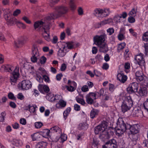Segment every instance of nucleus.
Instances as JSON below:
<instances>
[{"mask_svg":"<svg viewBox=\"0 0 148 148\" xmlns=\"http://www.w3.org/2000/svg\"><path fill=\"white\" fill-rule=\"evenodd\" d=\"M66 104V102L62 99L58 101V102L56 104V107L58 108H61L65 107Z\"/></svg>","mask_w":148,"mask_h":148,"instance_id":"21","label":"nucleus"},{"mask_svg":"<svg viewBox=\"0 0 148 148\" xmlns=\"http://www.w3.org/2000/svg\"><path fill=\"white\" fill-rule=\"evenodd\" d=\"M1 70H4L5 72H10L14 70V71L11 73L10 77V82L12 85H14L17 82V80L19 77V68L16 66L15 69L12 66L7 65L5 66H3L1 67Z\"/></svg>","mask_w":148,"mask_h":148,"instance_id":"1","label":"nucleus"},{"mask_svg":"<svg viewBox=\"0 0 148 148\" xmlns=\"http://www.w3.org/2000/svg\"><path fill=\"white\" fill-rule=\"evenodd\" d=\"M32 51V56L31 58V60L32 62H36L39 56L37 48L35 46H33Z\"/></svg>","mask_w":148,"mask_h":148,"instance_id":"9","label":"nucleus"},{"mask_svg":"<svg viewBox=\"0 0 148 148\" xmlns=\"http://www.w3.org/2000/svg\"><path fill=\"white\" fill-rule=\"evenodd\" d=\"M143 106L144 109L148 112V101L146 100L143 103Z\"/></svg>","mask_w":148,"mask_h":148,"instance_id":"58","label":"nucleus"},{"mask_svg":"<svg viewBox=\"0 0 148 148\" xmlns=\"http://www.w3.org/2000/svg\"><path fill=\"white\" fill-rule=\"evenodd\" d=\"M46 99L49 101L53 102L54 96L53 94L51 93H49L46 96Z\"/></svg>","mask_w":148,"mask_h":148,"instance_id":"35","label":"nucleus"},{"mask_svg":"<svg viewBox=\"0 0 148 148\" xmlns=\"http://www.w3.org/2000/svg\"><path fill=\"white\" fill-rule=\"evenodd\" d=\"M62 44L63 47V49H73L74 45V42L72 41L63 42Z\"/></svg>","mask_w":148,"mask_h":148,"instance_id":"14","label":"nucleus"},{"mask_svg":"<svg viewBox=\"0 0 148 148\" xmlns=\"http://www.w3.org/2000/svg\"><path fill=\"white\" fill-rule=\"evenodd\" d=\"M88 127L87 124L85 123H81L79 125L78 128L80 130H86Z\"/></svg>","mask_w":148,"mask_h":148,"instance_id":"34","label":"nucleus"},{"mask_svg":"<svg viewBox=\"0 0 148 148\" xmlns=\"http://www.w3.org/2000/svg\"><path fill=\"white\" fill-rule=\"evenodd\" d=\"M101 128L104 131H106V129L107 128L108 125L107 123L105 121L102 122V123L99 125Z\"/></svg>","mask_w":148,"mask_h":148,"instance_id":"39","label":"nucleus"},{"mask_svg":"<svg viewBox=\"0 0 148 148\" xmlns=\"http://www.w3.org/2000/svg\"><path fill=\"white\" fill-rule=\"evenodd\" d=\"M60 134V138L62 142H64L67 139V137L65 134Z\"/></svg>","mask_w":148,"mask_h":148,"instance_id":"60","label":"nucleus"},{"mask_svg":"<svg viewBox=\"0 0 148 148\" xmlns=\"http://www.w3.org/2000/svg\"><path fill=\"white\" fill-rule=\"evenodd\" d=\"M4 17L5 19L8 21L13 16L11 14L10 10L7 9L4 11Z\"/></svg>","mask_w":148,"mask_h":148,"instance_id":"20","label":"nucleus"},{"mask_svg":"<svg viewBox=\"0 0 148 148\" xmlns=\"http://www.w3.org/2000/svg\"><path fill=\"white\" fill-rule=\"evenodd\" d=\"M1 116H0V122H2L4 119V117L6 114L5 112H2L1 114Z\"/></svg>","mask_w":148,"mask_h":148,"instance_id":"57","label":"nucleus"},{"mask_svg":"<svg viewBox=\"0 0 148 148\" xmlns=\"http://www.w3.org/2000/svg\"><path fill=\"white\" fill-rule=\"evenodd\" d=\"M55 9L58 13L56 14L58 17L66 14L68 10V8L63 5L57 6Z\"/></svg>","mask_w":148,"mask_h":148,"instance_id":"5","label":"nucleus"},{"mask_svg":"<svg viewBox=\"0 0 148 148\" xmlns=\"http://www.w3.org/2000/svg\"><path fill=\"white\" fill-rule=\"evenodd\" d=\"M40 87H41V88L43 87L44 91L46 92L47 93L49 91V88L47 86L45 85L43 86V85H39V86H38V88H39V90H40Z\"/></svg>","mask_w":148,"mask_h":148,"instance_id":"43","label":"nucleus"},{"mask_svg":"<svg viewBox=\"0 0 148 148\" xmlns=\"http://www.w3.org/2000/svg\"><path fill=\"white\" fill-rule=\"evenodd\" d=\"M37 108V107L36 106H30V105H28L27 107V108L25 109L26 110H29L31 113H34L35 112L36 108Z\"/></svg>","mask_w":148,"mask_h":148,"instance_id":"29","label":"nucleus"},{"mask_svg":"<svg viewBox=\"0 0 148 148\" xmlns=\"http://www.w3.org/2000/svg\"><path fill=\"white\" fill-rule=\"evenodd\" d=\"M99 47V51L100 52L105 53L108 51V48L105 42L98 46Z\"/></svg>","mask_w":148,"mask_h":148,"instance_id":"17","label":"nucleus"},{"mask_svg":"<svg viewBox=\"0 0 148 148\" xmlns=\"http://www.w3.org/2000/svg\"><path fill=\"white\" fill-rule=\"evenodd\" d=\"M126 130L121 129L118 127V128L116 129V135L119 136L123 134Z\"/></svg>","mask_w":148,"mask_h":148,"instance_id":"27","label":"nucleus"},{"mask_svg":"<svg viewBox=\"0 0 148 148\" xmlns=\"http://www.w3.org/2000/svg\"><path fill=\"white\" fill-rule=\"evenodd\" d=\"M7 22L9 25H12L16 23V19L12 17L7 21Z\"/></svg>","mask_w":148,"mask_h":148,"instance_id":"41","label":"nucleus"},{"mask_svg":"<svg viewBox=\"0 0 148 148\" xmlns=\"http://www.w3.org/2000/svg\"><path fill=\"white\" fill-rule=\"evenodd\" d=\"M133 17V16H130V17L128 18V21L130 23H132L135 22V19Z\"/></svg>","mask_w":148,"mask_h":148,"instance_id":"59","label":"nucleus"},{"mask_svg":"<svg viewBox=\"0 0 148 148\" xmlns=\"http://www.w3.org/2000/svg\"><path fill=\"white\" fill-rule=\"evenodd\" d=\"M8 97L9 99L12 100H16V98L14 96V94L12 92H10L8 95Z\"/></svg>","mask_w":148,"mask_h":148,"instance_id":"55","label":"nucleus"},{"mask_svg":"<svg viewBox=\"0 0 148 148\" xmlns=\"http://www.w3.org/2000/svg\"><path fill=\"white\" fill-rule=\"evenodd\" d=\"M26 40L23 37H21L18 39L17 42H14L15 46L16 47H19L24 44Z\"/></svg>","mask_w":148,"mask_h":148,"instance_id":"16","label":"nucleus"},{"mask_svg":"<svg viewBox=\"0 0 148 148\" xmlns=\"http://www.w3.org/2000/svg\"><path fill=\"white\" fill-rule=\"evenodd\" d=\"M117 78L121 83H124L127 80V77L123 73H119L117 75Z\"/></svg>","mask_w":148,"mask_h":148,"instance_id":"15","label":"nucleus"},{"mask_svg":"<svg viewBox=\"0 0 148 148\" xmlns=\"http://www.w3.org/2000/svg\"><path fill=\"white\" fill-rule=\"evenodd\" d=\"M133 114L134 116L140 117L144 116L143 112L140 108L134 110L133 112Z\"/></svg>","mask_w":148,"mask_h":148,"instance_id":"18","label":"nucleus"},{"mask_svg":"<svg viewBox=\"0 0 148 148\" xmlns=\"http://www.w3.org/2000/svg\"><path fill=\"white\" fill-rule=\"evenodd\" d=\"M98 114L97 110H92L91 111L90 114V117L92 119L95 118Z\"/></svg>","mask_w":148,"mask_h":148,"instance_id":"37","label":"nucleus"},{"mask_svg":"<svg viewBox=\"0 0 148 148\" xmlns=\"http://www.w3.org/2000/svg\"><path fill=\"white\" fill-rule=\"evenodd\" d=\"M106 35L105 34H103L100 36L96 35L94 37L93 40L95 44L98 46L105 43Z\"/></svg>","mask_w":148,"mask_h":148,"instance_id":"4","label":"nucleus"},{"mask_svg":"<svg viewBox=\"0 0 148 148\" xmlns=\"http://www.w3.org/2000/svg\"><path fill=\"white\" fill-rule=\"evenodd\" d=\"M87 95L93 99H96L95 92H90Z\"/></svg>","mask_w":148,"mask_h":148,"instance_id":"54","label":"nucleus"},{"mask_svg":"<svg viewBox=\"0 0 148 148\" xmlns=\"http://www.w3.org/2000/svg\"><path fill=\"white\" fill-rule=\"evenodd\" d=\"M117 124L118 127L121 129L126 130L127 129V125H129L125 123L124 121L123 118H119L117 121Z\"/></svg>","mask_w":148,"mask_h":148,"instance_id":"12","label":"nucleus"},{"mask_svg":"<svg viewBox=\"0 0 148 148\" xmlns=\"http://www.w3.org/2000/svg\"><path fill=\"white\" fill-rule=\"evenodd\" d=\"M113 22V20L112 18H109L102 21L103 25H105L107 23H110Z\"/></svg>","mask_w":148,"mask_h":148,"instance_id":"51","label":"nucleus"},{"mask_svg":"<svg viewBox=\"0 0 148 148\" xmlns=\"http://www.w3.org/2000/svg\"><path fill=\"white\" fill-rule=\"evenodd\" d=\"M41 135L38 133H36L31 135L33 141L38 140L40 139Z\"/></svg>","mask_w":148,"mask_h":148,"instance_id":"30","label":"nucleus"},{"mask_svg":"<svg viewBox=\"0 0 148 148\" xmlns=\"http://www.w3.org/2000/svg\"><path fill=\"white\" fill-rule=\"evenodd\" d=\"M77 101L81 104L82 105H84L85 104V102L84 100L81 98L79 97H76L75 98Z\"/></svg>","mask_w":148,"mask_h":148,"instance_id":"46","label":"nucleus"},{"mask_svg":"<svg viewBox=\"0 0 148 148\" xmlns=\"http://www.w3.org/2000/svg\"><path fill=\"white\" fill-rule=\"evenodd\" d=\"M121 18L120 15L119 14L116 15L114 17V21H115L116 23L120 22V19Z\"/></svg>","mask_w":148,"mask_h":148,"instance_id":"50","label":"nucleus"},{"mask_svg":"<svg viewBox=\"0 0 148 148\" xmlns=\"http://www.w3.org/2000/svg\"><path fill=\"white\" fill-rule=\"evenodd\" d=\"M125 45L126 44L125 42L119 44L117 48V51L119 52L121 51L124 48Z\"/></svg>","mask_w":148,"mask_h":148,"instance_id":"40","label":"nucleus"},{"mask_svg":"<svg viewBox=\"0 0 148 148\" xmlns=\"http://www.w3.org/2000/svg\"><path fill=\"white\" fill-rule=\"evenodd\" d=\"M44 23L41 21H39L35 22L34 24V27L35 29L39 27L41 28L43 26Z\"/></svg>","mask_w":148,"mask_h":148,"instance_id":"28","label":"nucleus"},{"mask_svg":"<svg viewBox=\"0 0 148 148\" xmlns=\"http://www.w3.org/2000/svg\"><path fill=\"white\" fill-rule=\"evenodd\" d=\"M32 86V82L29 80H25L19 83L17 87L20 90H27L31 88Z\"/></svg>","mask_w":148,"mask_h":148,"instance_id":"3","label":"nucleus"},{"mask_svg":"<svg viewBox=\"0 0 148 148\" xmlns=\"http://www.w3.org/2000/svg\"><path fill=\"white\" fill-rule=\"evenodd\" d=\"M46 58L44 56H42L40 60V63L41 64H44L46 62Z\"/></svg>","mask_w":148,"mask_h":148,"instance_id":"53","label":"nucleus"},{"mask_svg":"<svg viewBox=\"0 0 148 148\" xmlns=\"http://www.w3.org/2000/svg\"><path fill=\"white\" fill-rule=\"evenodd\" d=\"M125 29L123 28L120 29L119 33L118 36V39L119 40H121L124 39L123 34L125 33Z\"/></svg>","mask_w":148,"mask_h":148,"instance_id":"26","label":"nucleus"},{"mask_svg":"<svg viewBox=\"0 0 148 148\" xmlns=\"http://www.w3.org/2000/svg\"><path fill=\"white\" fill-rule=\"evenodd\" d=\"M103 130L101 128V127L99 125H98L95 127V132L96 134H98L99 133L101 134Z\"/></svg>","mask_w":148,"mask_h":148,"instance_id":"33","label":"nucleus"},{"mask_svg":"<svg viewBox=\"0 0 148 148\" xmlns=\"http://www.w3.org/2000/svg\"><path fill=\"white\" fill-rule=\"evenodd\" d=\"M105 147L108 148H117V142L114 139H112L111 140H109L106 143Z\"/></svg>","mask_w":148,"mask_h":148,"instance_id":"13","label":"nucleus"},{"mask_svg":"<svg viewBox=\"0 0 148 148\" xmlns=\"http://www.w3.org/2000/svg\"><path fill=\"white\" fill-rule=\"evenodd\" d=\"M47 145V143L44 142H40L38 143L35 145V148H45Z\"/></svg>","mask_w":148,"mask_h":148,"instance_id":"23","label":"nucleus"},{"mask_svg":"<svg viewBox=\"0 0 148 148\" xmlns=\"http://www.w3.org/2000/svg\"><path fill=\"white\" fill-rule=\"evenodd\" d=\"M146 77L141 70L138 71L135 73V78L138 82L144 81Z\"/></svg>","mask_w":148,"mask_h":148,"instance_id":"11","label":"nucleus"},{"mask_svg":"<svg viewBox=\"0 0 148 148\" xmlns=\"http://www.w3.org/2000/svg\"><path fill=\"white\" fill-rule=\"evenodd\" d=\"M103 23H102V21L100 23H97L95 24L94 26L95 28H99L102 25H103Z\"/></svg>","mask_w":148,"mask_h":148,"instance_id":"63","label":"nucleus"},{"mask_svg":"<svg viewBox=\"0 0 148 148\" xmlns=\"http://www.w3.org/2000/svg\"><path fill=\"white\" fill-rule=\"evenodd\" d=\"M138 87V84L136 82H133L130 84L127 88L128 93L132 94L136 92Z\"/></svg>","mask_w":148,"mask_h":148,"instance_id":"7","label":"nucleus"},{"mask_svg":"<svg viewBox=\"0 0 148 148\" xmlns=\"http://www.w3.org/2000/svg\"><path fill=\"white\" fill-rule=\"evenodd\" d=\"M127 129L130 130V132L132 134L134 135L139 132L140 126L138 124H134L132 125H127Z\"/></svg>","mask_w":148,"mask_h":148,"instance_id":"8","label":"nucleus"},{"mask_svg":"<svg viewBox=\"0 0 148 148\" xmlns=\"http://www.w3.org/2000/svg\"><path fill=\"white\" fill-rule=\"evenodd\" d=\"M114 29L113 28H110L107 30V32L110 35L114 32Z\"/></svg>","mask_w":148,"mask_h":148,"instance_id":"56","label":"nucleus"},{"mask_svg":"<svg viewBox=\"0 0 148 148\" xmlns=\"http://www.w3.org/2000/svg\"><path fill=\"white\" fill-rule=\"evenodd\" d=\"M62 47V49L61 48H60L58 53V56L60 57L64 56L67 51V49H63V47Z\"/></svg>","mask_w":148,"mask_h":148,"instance_id":"24","label":"nucleus"},{"mask_svg":"<svg viewBox=\"0 0 148 148\" xmlns=\"http://www.w3.org/2000/svg\"><path fill=\"white\" fill-rule=\"evenodd\" d=\"M67 84L68 86H66L65 87L68 91L72 92L75 90L77 88V84L75 82L69 80L68 81Z\"/></svg>","mask_w":148,"mask_h":148,"instance_id":"10","label":"nucleus"},{"mask_svg":"<svg viewBox=\"0 0 148 148\" xmlns=\"http://www.w3.org/2000/svg\"><path fill=\"white\" fill-rule=\"evenodd\" d=\"M17 98L20 100H22L24 99V97L22 93H19L17 95Z\"/></svg>","mask_w":148,"mask_h":148,"instance_id":"61","label":"nucleus"},{"mask_svg":"<svg viewBox=\"0 0 148 148\" xmlns=\"http://www.w3.org/2000/svg\"><path fill=\"white\" fill-rule=\"evenodd\" d=\"M143 56L144 54L140 53L136 56L134 58L136 63L140 66L145 65V61Z\"/></svg>","mask_w":148,"mask_h":148,"instance_id":"6","label":"nucleus"},{"mask_svg":"<svg viewBox=\"0 0 148 148\" xmlns=\"http://www.w3.org/2000/svg\"><path fill=\"white\" fill-rule=\"evenodd\" d=\"M71 110V108L69 107L66 108V110L63 113V115L64 118L65 119L66 118V117L69 114Z\"/></svg>","mask_w":148,"mask_h":148,"instance_id":"42","label":"nucleus"},{"mask_svg":"<svg viewBox=\"0 0 148 148\" xmlns=\"http://www.w3.org/2000/svg\"><path fill=\"white\" fill-rule=\"evenodd\" d=\"M121 105V110L123 113L129 110L133 105V102L130 96L124 97Z\"/></svg>","mask_w":148,"mask_h":148,"instance_id":"2","label":"nucleus"},{"mask_svg":"<svg viewBox=\"0 0 148 148\" xmlns=\"http://www.w3.org/2000/svg\"><path fill=\"white\" fill-rule=\"evenodd\" d=\"M102 16H101L102 17H105L108 16L110 13L109 9H106L103 10H102Z\"/></svg>","mask_w":148,"mask_h":148,"instance_id":"44","label":"nucleus"},{"mask_svg":"<svg viewBox=\"0 0 148 148\" xmlns=\"http://www.w3.org/2000/svg\"><path fill=\"white\" fill-rule=\"evenodd\" d=\"M50 131L51 132H58L60 134L62 133L61 130L58 126H56L51 128L50 129Z\"/></svg>","mask_w":148,"mask_h":148,"instance_id":"25","label":"nucleus"},{"mask_svg":"<svg viewBox=\"0 0 148 148\" xmlns=\"http://www.w3.org/2000/svg\"><path fill=\"white\" fill-rule=\"evenodd\" d=\"M86 102L88 104L91 105L94 103V99L87 95L86 96Z\"/></svg>","mask_w":148,"mask_h":148,"instance_id":"38","label":"nucleus"},{"mask_svg":"<svg viewBox=\"0 0 148 148\" xmlns=\"http://www.w3.org/2000/svg\"><path fill=\"white\" fill-rule=\"evenodd\" d=\"M57 18H58V17L56 15V14L52 13L50 15L47 16L46 17V19L48 21H50Z\"/></svg>","mask_w":148,"mask_h":148,"instance_id":"31","label":"nucleus"},{"mask_svg":"<svg viewBox=\"0 0 148 148\" xmlns=\"http://www.w3.org/2000/svg\"><path fill=\"white\" fill-rule=\"evenodd\" d=\"M144 48H145V55H148V44L147 43L145 44Z\"/></svg>","mask_w":148,"mask_h":148,"instance_id":"62","label":"nucleus"},{"mask_svg":"<svg viewBox=\"0 0 148 148\" xmlns=\"http://www.w3.org/2000/svg\"><path fill=\"white\" fill-rule=\"evenodd\" d=\"M62 98V97L61 95H56L55 97L54 96L53 102H58V101H59V100H61Z\"/></svg>","mask_w":148,"mask_h":148,"instance_id":"47","label":"nucleus"},{"mask_svg":"<svg viewBox=\"0 0 148 148\" xmlns=\"http://www.w3.org/2000/svg\"><path fill=\"white\" fill-rule=\"evenodd\" d=\"M142 40L146 42L148 41V31L145 33L143 34Z\"/></svg>","mask_w":148,"mask_h":148,"instance_id":"49","label":"nucleus"},{"mask_svg":"<svg viewBox=\"0 0 148 148\" xmlns=\"http://www.w3.org/2000/svg\"><path fill=\"white\" fill-rule=\"evenodd\" d=\"M137 10L135 8H133L132 10L129 12V15L130 16H135L136 15Z\"/></svg>","mask_w":148,"mask_h":148,"instance_id":"48","label":"nucleus"},{"mask_svg":"<svg viewBox=\"0 0 148 148\" xmlns=\"http://www.w3.org/2000/svg\"><path fill=\"white\" fill-rule=\"evenodd\" d=\"M147 93V90L145 87H140L138 92V93L141 96H146Z\"/></svg>","mask_w":148,"mask_h":148,"instance_id":"19","label":"nucleus"},{"mask_svg":"<svg viewBox=\"0 0 148 148\" xmlns=\"http://www.w3.org/2000/svg\"><path fill=\"white\" fill-rule=\"evenodd\" d=\"M82 91L86 92L88 90V86H84L82 88Z\"/></svg>","mask_w":148,"mask_h":148,"instance_id":"64","label":"nucleus"},{"mask_svg":"<svg viewBox=\"0 0 148 148\" xmlns=\"http://www.w3.org/2000/svg\"><path fill=\"white\" fill-rule=\"evenodd\" d=\"M102 10L101 9H96L95 10V15L98 17H101L102 16Z\"/></svg>","mask_w":148,"mask_h":148,"instance_id":"36","label":"nucleus"},{"mask_svg":"<svg viewBox=\"0 0 148 148\" xmlns=\"http://www.w3.org/2000/svg\"><path fill=\"white\" fill-rule=\"evenodd\" d=\"M42 35L45 39L46 40L48 41L50 40L49 37V33H47L46 31L44 30V31H42Z\"/></svg>","mask_w":148,"mask_h":148,"instance_id":"32","label":"nucleus"},{"mask_svg":"<svg viewBox=\"0 0 148 148\" xmlns=\"http://www.w3.org/2000/svg\"><path fill=\"white\" fill-rule=\"evenodd\" d=\"M69 5L71 10H73L75 9L76 6L74 3V0H70Z\"/></svg>","mask_w":148,"mask_h":148,"instance_id":"45","label":"nucleus"},{"mask_svg":"<svg viewBox=\"0 0 148 148\" xmlns=\"http://www.w3.org/2000/svg\"><path fill=\"white\" fill-rule=\"evenodd\" d=\"M34 125L35 127L37 129L40 128L43 125L42 123L39 122L35 123Z\"/></svg>","mask_w":148,"mask_h":148,"instance_id":"52","label":"nucleus"},{"mask_svg":"<svg viewBox=\"0 0 148 148\" xmlns=\"http://www.w3.org/2000/svg\"><path fill=\"white\" fill-rule=\"evenodd\" d=\"M99 137L102 139H108L110 138L108 132L107 130L104 131L102 132L100 134Z\"/></svg>","mask_w":148,"mask_h":148,"instance_id":"22","label":"nucleus"}]
</instances>
